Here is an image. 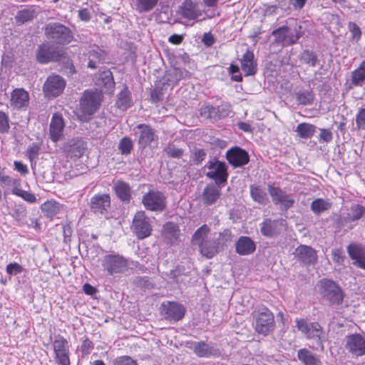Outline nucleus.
Instances as JSON below:
<instances>
[{
	"instance_id": "obj_54",
	"label": "nucleus",
	"mask_w": 365,
	"mask_h": 365,
	"mask_svg": "<svg viewBox=\"0 0 365 365\" xmlns=\"http://www.w3.org/2000/svg\"><path fill=\"white\" fill-rule=\"evenodd\" d=\"M356 128L365 130V108H359L356 115Z\"/></svg>"
},
{
	"instance_id": "obj_49",
	"label": "nucleus",
	"mask_w": 365,
	"mask_h": 365,
	"mask_svg": "<svg viewBox=\"0 0 365 365\" xmlns=\"http://www.w3.org/2000/svg\"><path fill=\"white\" fill-rule=\"evenodd\" d=\"M346 349L355 356L365 354V344H346Z\"/></svg>"
},
{
	"instance_id": "obj_27",
	"label": "nucleus",
	"mask_w": 365,
	"mask_h": 365,
	"mask_svg": "<svg viewBox=\"0 0 365 365\" xmlns=\"http://www.w3.org/2000/svg\"><path fill=\"white\" fill-rule=\"evenodd\" d=\"M113 190L118 197L122 201L129 202L131 198V189L128 183L117 180L114 182Z\"/></svg>"
},
{
	"instance_id": "obj_10",
	"label": "nucleus",
	"mask_w": 365,
	"mask_h": 365,
	"mask_svg": "<svg viewBox=\"0 0 365 365\" xmlns=\"http://www.w3.org/2000/svg\"><path fill=\"white\" fill-rule=\"evenodd\" d=\"M66 87V81L57 74L50 75L44 82L43 91L46 97H56L59 96Z\"/></svg>"
},
{
	"instance_id": "obj_1",
	"label": "nucleus",
	"mask_w": 365,
	"mask_h": 365,
	"mask_svg": "<svg viewBox=\"0 0 365 365\" xmlns=\"http://www.w3.org/2000/svg\"><path fill=\"white\" fill-rule=\"evenodd\" d=\"M102 94L97 89L86 90L83 92L79 101V113L78 117L81 121H88L99 108Z\"/></svg>"
},
{
	"instance_id": "obj_5",
	"label": "nucleus",
	"mask_w": 365,
	"mask_h": 365,
	"mask_svg": "<svg viewBox=\"0 0 365 365\" xmlns=\"http://www.w3.org/2000/svg\"><path fill=\"white\" fill-rule=\"evenodd\" d=\"M295 322L297 329L307 339L321 342L327 339V333L318 322L308 323L305 319H296Z\"/></svg>"
},
{
	"instance_id": "obj_52",
	"label": "nucleus",
	"mask_w": 365,
	"mask_h": 365,
	"mask_svg": "<svg viewBox=\"0 0 365 365\" xmlns=\"http://www.w3.org/2000/svg\"><path fill=\"white\" fill-rule=\"evenodd\" d=\"M9 128V117L8 114L2 110H0V133H8Z\"/></svg>"
},
{
	"instance_id": "obj_12",
	"label": "nucleus",
	"mask_w": 365,
	"mask_h": 365,
	"mask_svg": "<svg viewBox=\"0 0 365 365\" xmlns=\"http://www.w3.org/2000/svg\"><path fill=\"white\" fill-rule=\"evenodd\" d=\"M207 167L209 171L206 173V176L215 180L216 184L224 183L227 181L228 175L225 163L218 160L209 161Z\"/></svg>"
},
{
	"instance_id": "obj_20",
	"label": "nucleus",
	"mask_w": 365,
	"mask_h": 365,
	"mask_svg": "<svg viewBox=\"0 0 365 365\" xmlns=\"http://www.w3.org/2000/svg\"><path fill=\"white\" fill-rule=\"evenodd\" d=\"M256 250L255 242L249 237L241 236L235 243V251L240 255H252Z\"/></svg>"
},
{
	"instance_id": "obj_53",
	"label": "nucleus",
	"mask_w": 365,
	"mask_h": 365,
	"mask_svg": "<svg viewBox=\"0 0 365 365\" xmlns=\"http://www.w3.org/2000/svg\"><path fill=\"white\" fill-rule=\"evenodd\" d=\"M365 213V208L363 206L355 205L351 207L350 220L354 222L360 219Z\"/></svg>"
},
{
	"instance_id": "obj_64",
	"label": "nucleus",
	"mask_w": 365,
	"mask_h": 365,
	"mask_svg": "<svg viewBox=\"0 0 365 365\" xmlns=\"http://www.w3.org/2000/svg\"><path fill=\"white\" fill-rule=\"evenodd\" d=\"M152 101L158 102L163 99V88L155 87L150 91Z\"/></svg>"
},
{
	"instance_id": "obj_3",
	"label": "nucleus",
	"mask_w": 365,
	"mask_h": 365,
	"mask_svg": "<svg viewBox=\"0 0 365 365\" xmlns=\"http://www.w3.org/2000/svg\"><path fill=\"white\" fill-rule=\"evenodd\" d=\"M45 35L53 43L66 45L73 39L72 31L60 23H50L45 26Z\"/></svg>"
},
{
	"instance_id": "obj_33",
	"label": "nucleus",
	"mask_w": 365,
	"mask_h": 365,
	"mask_svg": "<svg viewBox=\"0 0 365 365\" xmlns=\"http://www.w3.org/2000/svg\"><path fill=\"white\" fill-rule=\"evenodd\" d=\"M97 84L103 86L106 91H113L115 82L111 71L107 70L101 72L97 79Z\"/></svg>"
},
{
	"instance_id": "obj_40",
	"label": "nucleus",
	"mask_w": 365,
	"mask_h": 365,
	"mask_svg": "<svg viewBox=\"0 0 365 365\" xmlns=\"http://www.w3.org/2000/svg\"><path fill=\"white\" fill-rule=\"evenodd\" d=\"M181 13L185 18L190 20L195 19L200 16V13L195 9L194 5L190 0H186L183 4L181 7Z\"/></svg>"
},
{
	"instance_id": "obj_41",
	"label": "nucleus",
	"mask_w": 365,
	"mask_h": 365,
	"mask_svg": "<svg viewBox=\"0 0 365 365\" xmlns=\"http://www.w3.org/2000/svg\"><path fill=\"white\" fill-rule=\"evenodd\" d=\"M298 358L306 365H319L320 361L314 355H312L307 349H300L298 351Z\"/></svg>"
},
{
	"instance_id": "obj_37",
	"label": "nucleus",
	"mask_w": 365,
	"mask_h": 365,
	"mask_svg": "<svg viewBox=\"0 0 365 365\" xmlns=\"http://www.w3.org/2000/svg\"><path fill=\"white\" fill-rule=\"evenodd\" d=\"M279 224L278 220H272L265 219L260 227L261 233L266 237H272L277 232V227Z\"/></svg>"
},
{
	"instance_id": "obj_23",
	"label": "nucleus",
	"mask_w": 365,
	"mask_h": 365,
	"mask_svg": "<svg viewBox=\"0 0 365 365\" xmlns=\"http://www.w3.org/2000/svg\"><path fill=\"white\" fill-rule=\"evenodd\" d=\"M241 68L246 76H252L257 72V63L254 61L252 51H247L241 58Z\"/></svg>"
},
{
	"instance_id": "obj_39",
	"label": "nucleus",
	"mask_w": 365,
	"mask_h": 365,
	"mask_svg": "<svg viewBox=\"0 0 365 365\" xmlns=\"http://www.w3.org/2000/svg\"><path fill=\"white\" fill-rule=\"evenodd\" d=\"M250 194L252 199L260 204L266 205L268 202L265 190L259 186L250 185Z\"/></svg>"
},
{
	"instance_id": "obj_58",
	"label": "nucleus",
	"mask_w": 365,
	"mask_h": 365,
	"mask_svg": "<svg viewBox=\"0 0 365 365\" xmlns=\"http://www.w3.org/2000/svg\"><path fill=\"white\" fill-rule=\"evenodd\" d=\"M229 73L232 74L231 79L235 82L242 81V76L240 73V68L237 65L230 64L229 68Z\"/></svg>"
},
{
	"instance_id": "obj_26",
	"label": "nucleus",
	"mask_w": 365,
	"mask_h": 365,
	"mask_svg": "<svg viewBox=\"0 0 365 365\" xmlns=\"http://www.w3.org/2000/svg\"><path fill=\"white\" fill-rule=\"evenodd\" d=\"M220 195L219 187L215 185H208L205 187L202 193L203 202L207 205H212L220 198Z\"/></svg>"
},
{
	"instance_id": "obj_13",
	"label": "nucleus",
	"mask_w": 365,
	"mask_h": 365,
	"mask_svg": "<svg viewBox=\"0 0 365 365\" xmlns=\"http://www.w3.org/2000/svg\"><path fill=\"white\" fill-rule=\"evenodd\" d=\"M268 191L275 205H280L282 209L288 210L293 207L294 200L291 198L287 192L278 187L269 185Z\"/></svg>"
},
{
	"instance_id": "obj_51",
	"label": "nucleus",
	"mask_w": 365,
	"mask_h": 365,
	"mask_svg": "<svg viewBox=\"0 0 365 365\" xmlns=\"http://www.w3.org/2000/svg\"><path fill=\"white\" fill-rule=\"evenodd\" d=\"M232 240V232L230 230L225 229L219 233V236L215 240L218 246H224L227 242Z\"/></svg>"
},
{
	"instance_id": "obj_63",
	"label": "nucleus",
	"mask_w": 365,
	"mask_h": 365,
	"mask_svg": "<svg viewBox=\"0 0 365 365\" xmlns=\"http://www.w3.org/2000/svg\"><path fill=\"white\" fill-rule=\"evenodd\" d=\"M113 365H137V363L130 357L124 356L116 358Z\"/></svg>"
},
{
	"instance_id": "obj_18",
	"label": "nucleus",
	"mask_w": 365,
	"mask_h": 365,
	"mask_svg": "<svg viewBox=\"0 0 365 365\" xmlns=\"http://www.w3.org/2000/svg\"><path fill=\"white\" fill-rule=\"evenodd\" d=\"M110 206V197L108 194H96L91 198L90 208L96 214H103Z\"/></svg>"
},
{
	"instance_id": "obj_50",
	"label": "nucleus",
	"mask_w": 365,
	"mask_h": 365,
	"mask_svg": "<svg viewBox=\"0 0 365 365\" xmlns=\"http://www.w3.org/2000/svg\"><path fill=\"white\" fill-rule=\"evenodd\" d=\"M200 115L206 119H217L216 108L210 105L202 106L200 109Z\"/></svg>"
},
{
	"instance_id": "obj_61",
	"label": "nucleus",
	"mask_w": 365,
	"mask_h": 365,
	"mask_svg": "<svg viewBox=\"0 0 365 365\" xmlns=\"http://www.w3.org/2000/svg\"><path fill=\"white\" fill-rule=\"evenodd\" d=\"M39 150V146L36 143L31 145L28 148L26 152V155L29 158L30 161H33L38 156Z\"/></svg>"
},
{
	"instance_id": "obj_56",
	"label": "nucleus",
	"mask_w": 365,
	"mask_h": 365,
	"mask_svg": "<svg viewBox=\"0 0 365 365\" xmlns=\"http://www.w3.org/2000/svg\"><path fill=\"white\" fill-rule=\"evenodd\" d=\"M105 53L100 48L96 47L89 51L88 52V58L93 59V61H97L101 62L103 60Z\"/></svg>"
},
{
	"instance_id": "obj_59",
	"label": "nucleus",
	"mask_w": 365,
	"mask_h": 365,
	"mask_svg": "<svg viewBox=\"0 0 365 365\" xmlns=\"http://www.w3.org/2000/svg\"><path fill=\"white\" fill-rule=\"evenodd\" d=\"M165 151L168 156L174 158H180L184 153L182 149L175 148L173 145L168 147L165 149Z\"/></svg>"
},
{
	"instance_id": "obj_44",
	"label": "nucleus",
	"mask_w": 365,
	"mask_h": 365,
	"mask_svg": "<svg viewBox=\"0 0 365 365\" xmlns=\"http://www.w3.org/2000/svg\"><path fill=\"white\" fill-rule=\"evenodd\" d=\"M41 210L47 216L52 217L59 212L60 205L54 201H47L41 205Z\"/></svg>"
},
{
	"instance_id": "obj_43",
	"label": "nucleus",
	"mask_w": 365,
	"mask_h": 365,
	"mask_svg": "<svg viewBox=\"0 0 365 365\" xmlns=\"http://www.w3.org/2000/svg\"><path fill=\"white\" fill-rule=\"evenodd\" d=\"M287 26H283L274 29L272 34L275 37L274 42L280 46H287Z\"/></svg>"
},
{
	"instance_id": "obj_15",
	"label": "nucleus",
	"mask_w": 365,
	"mask_h": 365,
	"mask_svg": "<svg viewBox=\"0 0 365 365\" xmlns=\"http://www.w3.org/2000/svg\"><path fill=\"white\" fill-rule=\"evenodd\" d=\"M161 313L165 319L178 322L183 318L185 309L182 304L168 302L162 304Z\"/></svg>"
},
{
	"instance_id": "obj_55",
	"label": "nucleus",
	"mask_w": 365,
	"mask_h": 365,
	"mask_svg": "<svg viewBox=\"0 0 365 365\" xmlns=\"http://www.w3.org/2000/svg\"><path fill=\"white\" fill-rule=\"evenodd\" d=\"M217 119L225 118L229 115L231 112V106L229 104H222L216 106Z\"/></svg>"
},
{
	"instance_id": "obj_30",
	"label": "nucleus",
	"mask_w": 365,
	"mask_h": 365,
	"mask_svg": "<svg viewBox=\"0 0 365 365\" xmlns=\"http://www.w3.org/2000/svg\"><path fill=\"white\" fill-rule=\"evenodd\" d=\"M295 131L299 138L309 139L315 134L317 127L314 125L308 123H301L297 125Z\"/></svg>"
},
{
	"instance_id": "obj_32",
	"label": "nucleus",
	"mask_w": 365,
	"mask_h": 365,
	"mask_svg": "<svg viewBox=\"0 0 365 365\" xmlns=\"http://www.w3.org/2000/svg\"><path fill=\"white\" fill-rule=\"evenodd\" d=\"M115 104L118 108L127 109L132 105L130 92L127 86H124L120 92L118 94Z\"/></svg>"
},
{
	"instance_id": "obj_11",
	"label": "nucleus",
	"mask_w": 365,
	"mask_h": 365,
	"mask_svg": "<svg viewBox=\"0 0 365 365\" xmlns=\"http://www.w3.org/2000/svg\"><path fill=\"white\" fill-rule=\"evenodd\" d=\"M63 54L62 51L52 48L48 43H43L38 46L36 56L38 62L47 63L59 61Z\"/></svg>"
},
{
	"instance_id": "obj_36",
	"label": "nucleus",
	"mask_w": 365,
	"mask_h": 365,
	"mask_svg": "<svg viewBox=\"0 0 365 365\" xmlns=\"http://www.w3.org/2000/svg\"><path fill=\"white\" fill-rule=\"evenodd\" d=\"M301 63L309 67H315L319 61L317 55L311 50H304L299 56Z\"/></svg>"
},
{
	"instance_id": "obj_29",
	"label": "nucleus",
	"mask_w": 365,
	"mask_h": 365,
	"mask_svg": "<svg viewBox=\"0 0 365 365\" xmlns=\"http://www.w3.org/2000/svg\"><path fill=\"white\" fill-rule=\"evenodd\" d=\"M193 349L195 353L200 357L216 356L220 354L219 349L213 348L209 344H195Z\"/></svg>"
},
{
	"instance_id": "obj_42",
	"label": "nucleus",
	"mask_w": 365,
	"mask_h": 365,
	"mask_svg": "<svg viewBox=\"0 0 365 365\" xmlns=\"http://www.w3.org/2000/svg\"><path fill=\"white\" fill-rule=\"evenodd\" d=\"M36 16V12L33 9H26L19 11L15 19L16 22L24 24L31 21Z\"/></svg>"
},
{
	"instance_id": "obj_45",
	"label": "nucleus",
	"mask_w": 365,
	"mask_h": 365,
	"mask_svg": "<svg viewBox=\"0 0 365 365\" xmlns=\"http://www.w3.org/2000/svg\"><path fill=\"white\" fill-rule=\"evenodd\" d=\"M133 148V142L129 137L123 138L118 143V150L122 155H129Z\"/></svg>"
},
{
	"instance_id": "obj_8",
	"label": "nucleus",
	"mask_w": 365,
	"mask_h": 365,
	"mask_svg": "<svg viewBox=\"0 0 365 365\" xmlns=\"http://www.w3.org/2000/svg\"><path fill=\"white\" fill-rule=\"evenodd\" d=\"M145 208L153 212H162L167 205L166 197L160 191L150 190L142 198Z\"/></svg>"
},
{
	"instance_id": "obj_25",
	"label": "nucleus",
	"mask_w": 365,
	"mask_h": 365,
	"mask_svg": "<svg viewBox=\"0 0 365 365\" xmlns=\"http://www.w3.org/2000/svg\"><path fill=\"white\" fill-rule=\"evenodd\" d=\"M200 253L207 259H212L219 252V246L215 240L208 239L198 246Z\"/></svg>"
},
{
	"instance_id": "obj_22",
	"label": "nucleus",
	"mask_w": 365,
	"mask_h": 365,
	"mask_svg": "<svg viewBox=\"0 0 365 365\" xmlns=\"http://www.w3.org/2000/svg\"><path fill=\"white\" fill-rule=\"evenodd\" d=\"M162 235L168 243L173 244L178 240L180 230L177 224L168 222L163 225Z\"/></svg>"
},
{
	"instance_id": "obj_60",
	"label": "nucleus",
	"mask_w": 365,
	"mask_h": 365,
	"mask_svg": "<svg viewBox=\"0 0 365 365\" xmlns=\"http://www.w3.org/2000/svg\"><path fill=\"white\" fill-rule=\"evenodd\" d=\"M301 36H302V33L301 32L297 31L296 33H293V32H292L290 31L289 27H287V46L297 43V41L299 39V38Z\"/></svg>"
},
{
	"instance_id": "obj_17",
	"label": "nucleus",
	"mask_w": 365,
	"mask_h": 365,
	"mask_svg": "<svg viewBox=\"0 0 365 365\" xmlns=\"http://www.w3.org/2000/svg\"><path fill=\"white\" fill-rule=\"evenodd\" d=\"M10 105L16 110H26L29 105V94L22 88H15L11 93Z\"/></svg>"
},
{
	"instance_id": "obj_46",
	"label": "nucleus",
	"mask_w": 365,
	"mask_h": 365,
	"mask_svg": "<svg viewBox=\"0 0 365 365\" xmlns=\"http://www.w3.org/2000/svg\"><path fill=\"white\" fill-rule=\"evenodd\" d=\"M347 252L349 257L356 260L365 254V249L361 245L352 243L347 247Z\"/></svg>"
},
{
	"instance_id": "obj_7",
	"label": "nucleus",
	"mask_w": 365,
	"mask_h": 365,
	"mask_svg": "<svg viewBox=\"0 0 365 365\" xmlns=\"http://www.w3.org/2000/svg\"><path fill=\"white\" fill-rule=\"evenodd\" d=\"M131 229L138 239H144L151 235L153 228L150 220L144 211H139L135 214Z\"/></svg>"
},
{
	"instance_id": "obj_14",
	"label": "nucleus",
	"mask_w": 365,
	"mask_h": 365,
	"mask_svg": "<svg viewBox=\"0 0 365 365\" xmlns=\"http://www.w3.org/2000/svg\"><path fill=\"white\" fill-rule=\"evenodd\" d=\"M226 158L234 168L242 167L250 161L247 152L239 147H233L229 149L226 152Z\"/></svg>"
},
{
	"instance_id": "obj_48",
	"label": "nucleus",
	"mask_w": 365,
	"mask_h": 365,
	"mask_svg": "<svg viewBox=\"0 0 365 365\" xmlns=\"http://www.w3.org/2000/svg\"><path fill=\"white\" fill-rule=\"evenodd\" d=\"M297 101L302 105H310L314 100V94L312 91H304L297 93L296 95Z\"/></svg>"
},
{
	"instance_id": "obj_2",
	"label": "nucleus",
	"mask_w": 365,
	"mask_h": 365,
	"mask_svg": "<svg viewBox=\"0 0 365 365\" xmlns=\"http://www.w3.org/2000/svg\"><path fill=\"white\" fill-rule=\"evenodd\" d=\"M317 286L322 298L328 302L330 305L339 306L342 304L344 292L334 281L322 279L318 282Z\"/></svg>"
},
{
	"instance_id": "obj_21",
	"label": "nucleus",
	"mask_w": 365,
	"mask_h": 365,
	"mask_svg": "<svg viewBox=\"0 0 365 365\" xmlns=\"http://www.w3.org/2000/svg\"><path fill=\"white\" fill-rule=\"evenodd\" d=\"M294 253L297 259L306 264H313L317 259L314 250L307 245L299 246Z\"/></svg>"
},
{
	"instance_id": "obj_57",
	"label": "nucleus",
	"mask_w": 365,
	"mask_h": 365,
	"mask_svg": "<svg viewBox=\"0 0 365 365\" xmlns=\"http://www.w3.org/2000/svg\"><path fill=\"white\" fill-rule=\"evenodd\" d=\"M206 153L203 149L195 148L192 152V160L195 164L201 163L205 158Z\"/></svg>"
},
{
	"instance_id": "obj_6",
	"label": "nucleus",
	"mask_w": 365,
	"mask_h": 365,
	"mask_svg": "<svg viewBox=\"0 0 365 365\" xmlns=\"http://www.w3.org/2000/svg\"><path fill=\"white\" fill-rule=\"evenodd\" d=\"M133 133L137 138L140 148H145L150 146L152 143H157L158 136L155 129L149 124L140 123L133 128Z\"/></svg>"
},
{
	"instance_id": "obj_24",
	"label": "nucleus",
	"mask_w": 365,
	"mask_h": 365,
	"mask_svg": "<svg viewBox=\"0 0 365 365\" xmlns=\"http://www.w3.org/2000/svg\"><path fill=\"white\" fill-rule=\"evenodd\" d=\"M183 78V71L178 68H172L165 73L162 83L163 86H174Z\"/></svg>"
},
{
	"instance_id": "obj_16",
	"label": "nucleus",
	"mask_w": 365,
	"mask_h": 365,
	"mask_svg": "<svg viewBox=\"0 0 365 365\" xmlns=\"http://www.w3.org/2000/svg\"><path fill=\"white\" fill-rule=\"evenodd\" d=\"M86 149V144L81 138H74L67 141L63 146V151L67 158H81Z\"/></svg>"
},
{
	"instance_id": "obj_47",
	"label": "nucleus",
	"mask_w": 365,
	"mask_h": 365,
	"mask_svg": "<svg viewBox=\"0 0 365 365\" xmlns=\"http://www.w3.org/2000/svg\"><path fill=\"white\" fill-rule=\"evenodd\" d=\"M158 0H136V9L140 12H147L153 9Z\"/></svg>"
},
{
	"instance_id": "obj_28",
	"label": "nucleus",
	"mask_w": 365,
	"mask_h": 365,
	"mask_svg": "<svg viewBox=\"0 0 365 365\" xmlns=\"http://www.w3.org/2000/svg\"><path fill=\"white\" fill-rule=\"evenodd\" d=\"M53 350L58 365H70L69 351L66 344H53Z\"/></svg>"
},
{
	"instance_id": "obj_38",
	"label": "nucleus",
	"mask_w": 365,
	"mask_h": 365,
	"mask_svg": "<svg viewBox=\"0 0 365 365\" xmlns=\"http://www.w3.org/2000/svg\"><path fill=\"white\" fill-rule=\"evenodd\" d=\"M331 207V203L329 200L323 198L315 199L311 204V210L317 215H319Z\"/></svg>"
},
{
	"instance_id": "obj_62",
	"label": "nucleus",
	"mask_w": 365,
	"mask_h": 365,
	"mask_svg": "<svg viewBox=\"0 0 365 365\" xmlns=\"http://www.w3.org/2000/svg\"><path fill=\"white\" fill-rule=\"evenodd\" d=\"M23 272V267L17 262L10 263L6 266V272L10 275H16Z\"/></svg>"
},
{
	"instance_id": "obj_19",
	"label": "nucleus",
	"mask_w": 365,
	"mask_h": 365,
	"mask_svg": "<svg viewBox=\"0 0 365 365\" xmlns=\"http://www.w3.org/2000/svg\"><path fill=\"white\" fill-rule=\"evenodd\" d=\"M64 128L63 118L59 114L54 113L51 120L49 135L53 142H57L63 134Z\"/></svg>"
},
{
	"instance_id": "obj_4",
	"label": "nucleus",
	"mask_w": 365,
	"mask_h": 365,
	"mask_svg": "<svg viewBox=\"0 0 365 365\" xmlns=\"http://www.w3.org/2000/svg\"><path fill=\"white\" fill-rule=\"evenodd\" d=\"M252 316L255 321V329L257 333L267 336L274 330V315L268 308L259 307L253 312Z\"/></svg>"
},
{
	"instance_id": "obj_34",
	"label": "nucleus",
	"mask_w": 365,
	"mask_h": 365,
	"mask_svg": "<svg viewBox=\"0 0 365 365\" xmlns=\"http://www.w3.org/2000/svg\"><path fill=\"white\" fill-rule=\"evenodd\" d=\"M351 84L354 86H361L365 81V60L359 66L351 72Z\"/></svg>"
},
{
	"instance_id": "obj_9",
	"label": "nucleus",
	"mask_w": 365,
	"mask_h": 365,
	"mask_svg": "<svg viewBox=\"0 0 365 365\" xmlns=\"http://www.w3.org/2000/svg\"><path fill=\"white\" fill-rule=\"evenodd\" d=\"M102 267L110 275L121 274L128 269L127 260L118 255H106L102 260Z\"/></svg>"
},
{
	"instance_id": "obj_35",
	"label": "nucleus",
	"mask_w": 365,
	"mask_h": 365,
	"mask_svg": "<svg viewBox=\"0 0 365 365\" xmlns=\"http://www.w3.org/2000/svg\"><path fill=\"white\" fill-rule=\"evenodd\" d=\"M210 232V228L207 225L200 227L193 234L192 237V243L199 246L202 242L208 240L207 235Z\"/></svg>"
},
{
	"instance_id": "obj_31",
	"label": "nucleus",
	"mask_w": 365,
	"mask_h": 365,
	"mask_svg": "<svg viewBox=\"0 0 365 365\" xmlns=\"http://www.w3.org/2000/svg\"><path fill=\"white\" fill-rule=\"evenodd\" d=\"M10 186L13 187L11 190V193L13 195L21 197L24 200L29 203H34L37 201L34 194L21 189L19 181L18 180H16V182L15 184H11Z\"/></svg>"
}]
</instances>
